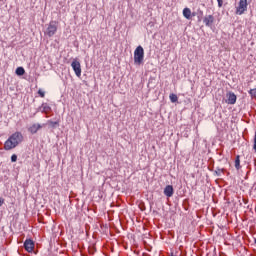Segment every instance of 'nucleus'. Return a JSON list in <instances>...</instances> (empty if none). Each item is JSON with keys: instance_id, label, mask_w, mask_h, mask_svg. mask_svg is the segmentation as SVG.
<instances>
[{"instance_id": "1", "label": "nucleus", "mask_w": 256, "mask_h": 256, "mask_svg": "<svg viewBox=\"0 0 256 256\" xmlns=\"http://www.w3.org/2000/svg\"><path fill=\"white\" fill-rule=\"evenodd\" d=\"M23 141V134L21 132H15L12 134L7 141L4 143L5 151H11V149H15L19 143Z\"/></svg>"}, {"instance_id": "2", "label": "nucleus", "mask_w": 256, "mask_h": 256, "mask_svg": "<svg viewBox=\"0 0 256 256\" xmlns=\"http://www.w3.org/2000/svg\"><path fill=\"white\" fill-rule=\"evenodd\" d=\"M145 59V50L142 46L136 47L134 50V64L143 65V60Z\"/></svg>"}, {"instance_id": "3", "label": "nucleus", "mask_w": 256, "mask_h": 256, "mask_svg": "<svg viewBox=\"0 0 256 256\" xmlns=\"http://www.w3.org/2000/svg\"><path fill=\"white\" fill-rule=\"evenodd\" d=\"M55 33H57V21H50L46 29V35H48V37H53Z\"/></svg>"}, {"instance_id": "4", "label": "nucleus", "mask_w": 256, "mask_h": 256, "mask_svg": "<svg viewBox=\"0 0 256 256\" xmlns=\"http://www.w3.org/2000/svg\"><path fill=\"white\" fill-rule=\"evenodd\" d=\"M247 0H240L236 8V15H243L247 11Z\"/></svg>"}, {"instance_id": "5", "label": "nucleus", "mask_w": 256, "mask_h": 256, "mask_svg": "<svg viewBox=\"0 0 256 256\" xmlns=\"http://www.w3.org/2000/svg\"><path fill=\"white\" fill-rule=\"evenodd\" d=\"M71 67L76 75V77H81V63L77 60H73Z\"/></svg>"}, {"instance_id": "6", "label": "nucleus", "mask_w": 256, "mask_h": 256, "mask_svg": "<svg viewBox=\"0 0 256 256\" xmlns=\"http://www.w3.org/2000/svg\"><path fill=\"white\" fill-rule=\"evenodd\" d=\"M24 249L28 253H33V249H35V242L32 239H26L24 242Z\"/></svg>"}, {"instance_id": "7", "label": "nucleus", "mask_w": 256, "mask_h": 256, "mask_svg": "<svg viewBox=\"0 0 256 256\" xmlns=\"http://www.w3.org/2000/svg\"><path fill=\"white\" fill-rule=\"evenodd\" d=\"M227 98L226 103H228V105H235V103H237V95H235V93L229 92Z\"/></svg>"}, {"instance_id": "8", "label": "nucleus", "mask_w": 256, "mask_h": 256, "mask_svg": "<svg viewBox=\"0 0 256 256\" xmlns=\"http://www.w3.org/2000/svg\"><path fill=\"white\" fill-rule=\"evenodd\" d=\"M203 23L206 25V27H211V25L215 23V17L213 15H207L204 17Z\"/></svg>"}, {"instance_id": "9", "label": "nucleus", "mask_w": 256, "mask_h": 256, "mask_svg": "<svg viewBox=\"0 0 256 256\" xmlns=\"http://www.w3.org/2000/svg\"><path fill=\"white\" fill-rule=\"evenodd\" d=\"M42 127L43 126H41V124H33L28 128V131L32 135H35V133H37V131H39V129H41Z\"/></svg>"}, {"instance_id": "10", "label": "nucleus", "mask_w": 256, "mask_h": 256, "mask_svg": "<svg viewBox=\"0 0 256 256\" xmlns=\"http://www.w3.org/2000/svg\"><path fill=\"white\" fill-rule=\"evenodd\" d=\"M173 193H174V190H173V186L172 185H167L164 188V195L166 197H173Z\"/></svg>"}, {"instance_id": "11", "label": "nucleus", "mask_w": 256, "mask_h": 256, "mask_svg": "<svg viewBox=\"0 0 256 256\" xmlns=\"http://www.w3.org/2000/svg\"><path fill=\"white\" fill-rule=\"evenodd\" d=\"M41 109H42V113H49V111H51V106H49V104L47 103H43L41 105Z\"/></svg>"}, {"instance_id": "12", "label": "nucleus", "mask_w": 256, "mask_h": 256, "mask_svg": "<svg viewBox=\"0 0 256 256\" xmlns=\"http://www.w3.org/2000/svg\"><path fill=\"white\" fill-rule=\"evenodd\" d=\"M235 169L239 171L241 169V156L237 155L235 159Z\"/></svg>"}, {"instance_id": "13", "label": "nucleus", "mask_w": 256, "mask_h": 256, "mask_svg": "<svg viewBox=\"0 0 256 256\" xmlns=\"http://www.w3.org/2000/svg\"><path fill=\"white\" fill-rule=\"evenodd\" d=\"M183 16L185 17V19H191V9L184 8L183 9Z\"/></svg>"}, {"instance_id": "14", "label": "nucleus", "mask_w": 256, "mask_h": 256, "mask_svg": "<svg viewBox=\"0 0 256 256\" xmlns=\"http://www.w3.org/2000/svg\"><path fill=\"white\" fill-rule=\"evenodd\" d=\"M169 99L171 103H177V101H179V97H177V94H173V93L169 95Z\"/></svg>"}, {"instance_id": "15", "label": "nucleus", "mask_w": 256, "mask_h": 256, "mask_svg": "<svg viewBox=\"0 0 256 256\" xmlns=\"http://www.w3.org/2000/svg\"><path fill=\"white\" fill-rule=\"evenodd\" d=\"M16 75H18V76L25 75V68H23V67L16 68Z\"/></svg>"}, {"instance_id": "16", "label": "nucleus", "mask_w": 256, "mask_h": 256, "mask_svg": "<svg viewBox=\"0 0 256 256\" xmlns=\"http://www.w3.org/2000/svg\"><path fill=\"white\" fill-rule=\"evenodd\" d=\"M249 95H250V97H252L253 99H256V88L250 89V90H249Z\"/></svg>"}, {"instance_id": "17", "label": "nucleus", "mask_w": 256, "mask_h": 256, "mask_svg": "<svg viewBox=\"0 0 256 256\" xmlns=\"http://www.w3.org/2000/svg\"><path fill=\"white\" fill-rule=\"evenodd\" d=\"M38 95H39L40 97H42V99L45 98V91H43L42 89H39V90H38Z\"/></svg>"}, {"instance_id": "18", "label": "nucleus", "mask_w": 256, "mask_h": 256, "mask_svg": "<svg viewBox=\"0 0 256 256\" xmlns=\"http://www.w3.org/2000/svg\"><path fill=\"white\" fill-rule=\"evenodd\" d=\"M49 124L51 125V127L55 128V127H57V125H59V122H57V121H55V122L50 121Z\"/></svg>"}, {"instance_id": "19", "label": "nucleus", "mask_w": 256, "mask_h": 256, "mask_svg": "<svg viewBox=\"0 0 256 256\" xmlns=\"http://www.w3.org/2000/svg\"><path fill=\"white\" fill-rule=\"evenodd\" d=\"M11 161H12V163H16L17 162V154H13L11 156Z\"/></svg>"}, {"instance_id": "20", "label": "nucleus", "mask_w": 256, "mask_h": 256, "mask_svg": "<svg viewBox=\"0 0 256 256\" xmlns=\"http://www.w3.org/2000/svg\"><path fill=\"white\" fill-rule=\"evenodd\" d=\"M253 149H254V151L256 153V131H255V135H254Z\"/></svg>"}, {"instance_id": "21", "label": "nucleus", "mask_w": 256, "mask_h": 256, "mask_svg": "<svg viewBox=\"0 0 256 256\" xmlns=\"http://www.w3.org/2000/svg\"><path fill=\"white\" fill-rule=\"evenodd\" d=\"M218 2V7H223V0H217Z\"/></svg>"}, {"instance_id": "22", "label": "nucleus", "mask_w": 256, "mask_h": 256, "mask_svg": "<svg viewBox=\"0 0 256 256\" xmlns=\"http://www.w3.org/2000/svg\"><path fill=\"white\" fill-rule=\"evenodd\" d=\"M3 203H5V199L0 198V207L3 205Z\"/></svg>"}]
</instances>
